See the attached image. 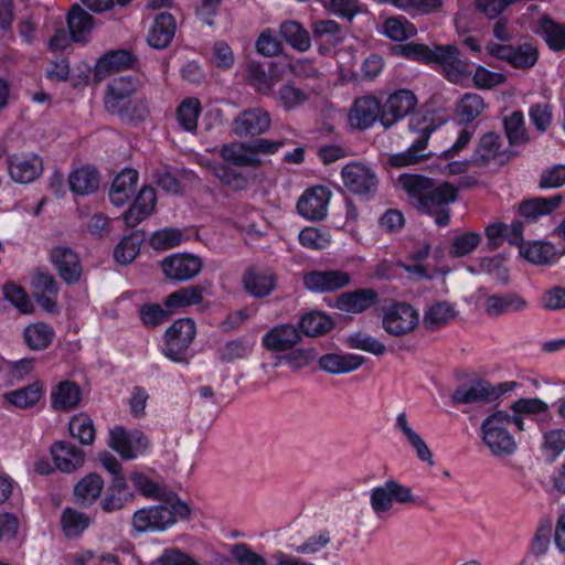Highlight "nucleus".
<instances>
[{
  "instance_id": "obj_1",
  "label": "nucleus",
  "mask_w": 565,
  "mask_h": 565,
  "mask_svg": "<svg viewBox=\"0 0 565 565\" xmlns=\"http://www.w3.org/2000/svg\"><path fill=\"white\" fill-rule=\"evenodd\" d=\"M399 183L418 211L433 215L438 226L449 224L448 205L457 201V186L448 182L435 185L431 179L417 174L402 175Z\"/></svg>"
},
{
  "instance_id": "obj_2",
  "label": "nucleus",
  "mask_w": 565,
  "mask_h": 565,
  "mask_svg": "<svg viewBox=\"0 0 565 565\" xmlns=\"http://www.w3.org/2000/svg\"><path fill=\"white\" fill-rule=\"evenodd\" d=\"M158 500L161 501L160 504L143 508L134 513L132 525L136 531H163L178 520L188 519L190 515L189 507L173 492Z\"/></svg>"
},
{
  "instance_id": "obj_3",
  "label": "nucleus",
  "mask_w": 565,
  "mask_h": 565,
  "mask_svg": "<svg viewBox=\"0 0 565 565\" xmlns=\"http://www.w3.org/2000/svg\"><path fill=\"white\" fill-rule=\"evenodd\" d=\"M408 127L414 139L406 150L390 156L388 163L394 168L417 164L430 157L426 150L430 135L435 130L431 119L416 114L411 117Z\"/></svg>"
},
{
  "instance_id": "obj_4",
  "label": "nucleus",
  "mask_w": 565,
  "mask_h": 565,
  "mask_svg": "<svg viewBox=\"0 0 565 565\" xmlns=\"http://www.w3.org/2000/svg\"><path fill=\"white\" fill-rule=\"evenodd\" d=\"M509 413L497 411L487 416L481 424L482 440L495 457L510 456L518 445L509 431Z\"/></svg>"
},
{
  "instance_id": "obj_5",
  "label": "nucleus",
  "mask_w": 565,
  "mask_h": 565,
  "mask_svg": "<svg viewBox=\"0 0 565 565\" xmlns=\"http://www.w3.org/2000/svg\"><path fill=\"white\" fill-rule=\"evenodd\" d=\"M419 321L418 310L405 301H393L382 309V328L392 337L411 334L417 329Z\"/></svg>"
},
{
  "instance_id": "obj_6",
  "label": "nucleus",
  "mask_w": 565,
  "mask_h": 565,
  "mask_svg": "<svg viewBox=\"0 0 565 565\" xmlns=\"http://www.w3.org/2000/svg\"><path fill=\"white\" fill-rule=\"evenodd\" d=\"M424 507L425 502L417 498L409 487L395 480H387L383 486L371 491L370 503L374 513L382 518L391 511L393 502Z\"/></svg>"
},
{
  "instance_id": "obj_7",
  "label": "nucleus",
  "mask_w": 565,
  "mask_h": 565,
  "mask_svg": "<svg viewBox=\"0 0 565 565\" xmlns=\"http://www.w3.org/2000/svg\"><path fill=\"white\" fill-rule=\"evenodd\" d=\"M195 323L192 319L175 320L164 333L163 354L177 363L186 362V352L195 337Z\"/></svg>"
},
{
  "instance_id": "obj_8",
  "label": "nucleus",
  "mask_w": 565,
  "mask_h": 565,
  "mask_svg": "<svg viewBox=\"0 0 565 565\" xmlns=\"http://www.w3.org/2000/svg\"><path fill=\"white\" fill-rule=\"evenodd\" d=\"M341 178L347 190L355 195L371 199L379 188V178L367 164L350 162L341 170Z\"/></svg>"
},
{
  "instance_id": "obj_9",
  "label": "nucleus",
  "mask_w": 565,
  "mask_h": 565,
  "mask_svg": "<svg viewBox=\"0 0 565 565\" xmlns=\"http://www.w3.org/2000/svg\"><path fill=\"white\" fill-rule=\"evenodd\" d=\"M515 382H504L494 386L488 382H476L461 385L451 395V403L459 404H488L498 399L515 386Z\"/></svg>"
},
{
  "instance_id": "obj_10",
  "label": "nucleus",
  "mask_w": 565,
  "mask_h": 565,
  "mask_svg": "<svg viewBox=\"0 0 565 565\" xmlns=\"http://www.w3.org/2000/svg\"><path fill=\"white\" fill-rule=\"evenodd\" d=\"M431 63L439 64L444 75L455 84H461L470 76V64L460 58L457 46L434 45L431 46Z\"/></svg>"
},
{
  "instance_id": "obj_11",
  "label": "nucleus",
  "mask_w": 565,
  "mask_h": 565,
  "mask_svg": "<svg viewBox=\"0 0 565 565\" xmlns=\"http://www.w3.org/2000/svg\"><path fill=\"white\" fill-rule=\"evenodd\" d=\"M137 90V83L132 77L113 78L107 86L105 108L121 119H128V107L131 104V96Z\"/></svg>"
},
{
  "instance_id": "obj_12",
  "label": "nucleus",
  "mask_w": 565,
  "mask_h": 565,
  "mask_svg": "<svg viewBox=\"0 0 565 565\" xmlns=\"http://www.w3.org/2000/svg\"><path fill=\"white\" fill-rule=\"evenodd\" d=\"M108 446L122 459L131 460L149 447V439L138 429L127 430L116 426L109 431Z\"/></svg>"
},
{
  "instance_id": "obj_13",
  "label": "nucleus",
  "mask_w": 565,
  "mask_h": 565,
  "mask_svg": "<svg viewBox=\"0 0 565 565\" xmlns=\"http://www.w3.org/2000/svg\"><path fill=\"white\" fill-rule=\"evenodd\" d=\"M486 50L491 56L507 61L513 67L518 68L532 67L537 62L539 57L537 49L530 43L513 46L489 42L486 45Z\"/></svg>"
},
{
  "instance_id": "obj_14",
  "label": "nucleus",
  "mask_w": 565,
  "mask_h": 565,
  "mask_svg": "<svg viewBox=\"0 0 565 565\" xmlns=\"http://www.w3.org/2000/svg\"><path fill=\"white\" fill-rule=\"evenodd\" d=\"M271 126L270 114L262 107L241 111L233 120L232 131L237 137H255L266 134Z\"/></svg>"
},
{
  "instance_id": "obj_15",
  "label": "nucleus",
  "mask_w": 565,
  "mask_h": 565,
  "mask_svg": "<svg viewBox=\"0 0 565 565\" xmlns=\"http://www.w3.org/2000/svg\"><path fill=\"white\" fill-rule=\"evenodd\" d=\"M416 105L417 98L412 90L398 89L392 93L382 107V126L386 129L392 127L395 122L413 111Z\"/></svg>"
},
{
  "instance_id": "obj_16",
  "label": "nucleus",
  "mask_w": 565,
  "mask_h": 565,
  "mask_svg": "<svg viewBox=\"0 0 565 565\" xmlns=\"http://www.w3.org/2000/svg\"><path fill=\"white\" fill-rule=\"evenodd\" d=\"M160 266L167 278L184 281L199 275L202 269V260L193 254L179 253L166 257Z\"/></svg>"
},
{
  "instance_id": "obj_17",
  "label": "nucleus",
  "mask_w": 565,
  "mask_h": 565,
  "mask_svg": "<svg viewBox=\"0 0 565 565\" xmlns=\"http://www.w3.org/2000/svg\"><path fill=\"white\" fill-rule=\"evenodd\" d=\"M351 275L344 270H312L303 275L305 287L312 292H333L349 286Z\"/></svg>"
},
{
  "instance_id": "obj_18",
  "label": "nucleus",
  "mask_w": 565,
  "mask_h": 565,
  "mask_svg": "<svg viewBox=\"0 0 565 565\" xmlns=\"http://www.w3.org/2000/svg\"><path fill=\"white\" fill-rule=\"evenodd\" d=\"M50 259L66 284H76L81 279L83 268L79 257L70 247L63 245L53 247Z\"/></svg>"
},
{
  "instance_id": "obj_19",
  "label": "nucleus",
  "mask_w": 565,
  "mask_h": 565,
  "mask_svg": "<svg viewBox=\"0 0 565 565\" xmlns=\"http://www.w3.org/2000/svg\"><path fill=\"white\" fill-rule=\"evenodd\" d=\"M11 179L18 183H31L43 172V161L38 154H12L8 159Z\"/></svg>"
},
{
  "instance_id": "obj_20",
  "label": "nucleus",
  "mask_w": 565,
  "mask_h": 565,
  "mask_svg": "<svg viewBox=\"0 0 565 565\" xmlns=\"http://www.w3.org/2000/svg\"><path fill=\"white\" fill-rule=\"evenodd\" d=\"M331 192L324 186L307 190L298 200L297 210L300 215L311 221L326 217Z\"/></svg>"
},
{
  "instance_id": "obj_21",
  "label": "nucleus",
  "mask_w": 565,
  "mask_h": 565,
  "mask_svg": "<svg viewBox=\"0 0 565 565\" xmlns=\"http://www.w3.org/2000/svg\"><path fill=\"white\" fill-rule=\"evenodd\" d=\"M381 103L374 96L366 95L356 98L349 113L351 127L365 130L376 120L381 121Z\"/></svg>"
},
{
  "instance_id": "obj_22",
  "label": "nucleus",
  "mask_w": 565,
  "mask_h": 565,
  "mask_svg": "<svg viewBox=\"0 0 565 565\" xmlns=\"http://www.w3.org/2000/svg\"><path fill=\"white\" fill-rule=\"evenodd\" d=\"M529 308V301L516 292L487 296L483 302L484 313L498 318L508 313H520Z\"/></svg>"
},
{
  "instance_id": "obj_23",
  "label": "nucleus",
  "mask_w": 565,
  "mask_h": 565,
  "mask_svg": "<svg viewBox=\"0 0 565 565\" xmlns=\"http://www.w3.org/2000/svg\"><path fill=\"white\" fill-rule=\"evenodd\" d=\"M563 196L555 194L548 198H532L521 201L516 211L520 216L523 217L524 222L536 223L541 217L551 215L562 204Z\"/></svg>"
},
{
  "instance_id": "obj_24",
  "label": "nucleus",
  "mask_w": 565,
  "mask_h": 565,
  "mask_svg": "<svg viewBox=\"0 0 565 565\" xmlns=\"http://www.w3.org/2000/svg\"><path fill=\"white\" fill-rule=\"evenodd\" d=\"M301 340L298 328L290 323L277 324L268 330L262 339L263 345L274 352L291 350Z\"/></svg>"
},
{
  "instance_id": "obj_25",
  "label": "nucleus",
  "mask_w": 565,
  "mask_h": 565,
  "mask_svg": "<svg viewBox=\"0 0 565 565\" xmlns=\"http://www.w3.org/2000/svg\"><path fill=\"white\" fill-rule=\"evenodd\" d=\"M519 254L535 266L554 265L563 256L553 243L544 239L526 241Z\"/></svg>"
},
{
  "instance_id": "obj_26",
  "label": "nucleus",
  "mask_w": 565,
  "mask_h": 565,
  "mask_svg": "<svg viewBox=\"0 0 565 565\" xmlns=\"http://www.w3.org/2000/svg\"><path fill=\"white\" fill-rule=\"evenodd\" d=\"M53 462L57 470L72 473L83 467L85 454L68 441H56L50 448Z\"/></svg>"
},
{
  "instance_id": "obj_27",
  "label": "nucleus",
  "mask_w": 565,
  "mask_h": 565,
  "mask_svg": "<svg viewBox=\"0 0 565 565\" xmlns=\"http://www.w3.org/2000/svg\"><path fill=\"white\" fill-rule=\"evenodd\" d=\"M135 500V492L130 489L126 477L111 479L100 507L106 513H111L124 509L128 503Z\"/></svg>"
},
{
  "instance_id": "obj_28",
  "label": "nucleus",
  "mask_w": 565,
  "mask_h": 565,
  "mask_svg": "<svg viewBox=\"0 0 565 565\" xmlns=\"http://www.w3.org/2000/svg\"><path fill=\"white\" fill-rule=\"evenodd\" d=\"M244 290L254 298H264L276 288L277 276L270 270L250 268L242 278Z\"/></svg>"
},
{
  "instance_id": "obj_29",
  "label": "nucleus",
  "mask_w": 565,
  "mask_h": 565,
  "mask_svg": "<svg viewBox=\"0 0 565 565\" xmlns=\"http://www.w3.org/2000/svg\"><path fill=\"white\" fill-rule=\"evenodd\" d=\"M502 139L494 132L484 134L478 141L471 157L472 164L477 167H487L490 162L504 157Z\"/></svg>"
},
{
  "instance_id": "obj_30",
  "label": "nucleus",
  "mask_w": 565,
  "mask_h": 565,
  "mask_svg": "<svg viewBox=\"0 0 565 565\" xmlns=\"http://www.w3.org/2000/svg\"><path fill=\"white\" fill-rule=\"evenodd\" d=\"M139 175L134 169L121 170L109 189V200L115 206L125 205L136 192Z\"/></svg>"
},
{
  "instance_id": "obj_31",
  "label": "nucleus",
  "mask_w": 565,
  "mask_h": 565,
  "mask_svg": "<svg viewBox=\"0 0 565 565\" xmlns=\"http://www.w3.org/2000/svg\"><path fill=\"white\" fill-rule=\"evenodd\" d=\"M377 298V292L371 288L347 291L337 298L335 307L341 311L361 313L371 308Z\"/></svg>"
},
{
  "instance_id": "obj_32",
  "label": "nucleus",
  "mask_w": 565,
  "mask_h": 565,
  "mask_svg": "<svg viewBox=\"0 0 565 565\" xmlns=\"http://www.w3.org/2000/svg\"><path fill=\"white\" fill-rule=\"evenodd\" d=\"M220 157L235 167H258L262 164L259 158L254 157L249 142L232 141L221 146Z\"/></svg>"
},
{
  "instance_id": "obj_33",
  "label": "nucleus",
  "mask_w": 565,
  "mask_h": 565,
  "mask_svg": "<svg viewBox=\"0 0 565 565\" xmlns=\"http://www.w3.org/2000/svg\"><path fill=\"white\" fill-rule=\"evenodd\" d=\"M458 315L456 306L446 300L429 305L423 316V326L428 331H436L447 326Z\"/></svg>"
},
{
  "instance_id": "obj_34",
  "label": "nucleus",
  "mask_w": 565,
  "mask_h": 565,
  "mask_svg": "<svg viewBox=\"0 0 565 565\" xmlns=\"http://www.w3.org/2000/svg\"><path fill=\"white\" fill-rule=\"evenodd\" d=\"M395 427L403 434L408 445L415 450L417 458L433 467L435 465L433 452L420 435L412 428L405 413H399L396 416Z\"/></svg>"
},
{
  "instance_id": "obj_35",
  "label": "nucleus",
  "mask_w": 565,
  "mask_h": 565,
  "mask_svg": "<svg viewBox=\"0 0 565 565\" xmlns=\"http://www.w3.org/2000/svg\"><path fill=\"white\" fill-rule=\"evenodd\" d=\"M395 427L403 434L408 445L415 450L417 458L433 467L435 465L433 452L420 435L412 428L405 413H399L396 416Z\"/></svg>"
},
{
  "instance_id": "obj_36",
  "label": "nucleus",
  "mask_w": 565,
  "mask_h": 565,
  "mask_svg": "<svg viewBox=\"0 0 565 565\" xmlns=\"http://www.w3.org/2000/svg\"><path fill=\"white\" fill-rule=\"evenodd\" d=\"M175 21L172 14L162 12L158 14L148 33V43L154 49H164L175 33Z\"/></svg>"
},
{
  "instance_id": "obj_37",
  "label": "nucleus",
  "mask_w": 565,
  "mask_h": 565,
  "mask_svg": "<svg viewBox=\"0 0 565 565\" xmlns=\"http://www.w3.org/2000/svg\"><path fill=\"white\" fill-rule=\"evenodd\" d=\"M363 362V356L351 353H328L319 359L320 367L330 374H342L355 371Z\"/></svg>"
},
{
  "instance_id": "obj_38",
  "label": "nucleus",
  "mask_w": 565,
  "mask_h": 565,
  "mask_svg": "<svg viewBox=\"0 0 565 565\" xmlns=\"http://www.w3.org/2000/svg\"><path fill=\"white\" fill-rule=\"evenodd\" d=\"M103 489V478L95 472L88 473L74 487L75 500L82 507H90L99 498Z\"/></svg>"
},
{
  "instance_id": "obj_39",
  "label": "nucleus",
  "mask_w": 565,
  "mask_h": 565,
  "mask_svg": "<svg viewBox=\"0 0 565 565\" xmlns=\"http://www.w3.org/2000/svg\"><path fill=\"white\" fill-rule=\"evenodd\" d=\"M94 25L93 17L81 6L74 4L67 15V26L73 41L86 42Z\"/></svg>"
},
{
  "instance_id": "obj_40",
  "label": "nucleus",
  "mask_w": 565,
  "mask_h": 565,
  "mask_svg": "<svg viewBox=\"0 0 565 565\" xmlns=\"http://www.w3.org/2000/svg\"><path fill=\"white\" fill-rule=\"evenodd\" d=\"M44 388L41 382H33L22 388L8 392L4 401L18 408H30L43 397Z\"/></svg>"
},
{
  "instance_id": "obj_41",
  "label": "nucleus",
  "mask_w": 565,
  "mask_h": 565,
  "mask_svg": "<svg viewBox=\"0 0 565 565\" xmlns=\"http://www.w3.org/2000/svg\"><path fill=\"white\" fill-rule=\"evenodd\" d=\"M380 32L395 42H403L416 35V26L403 15L386 18Z\"/></svg>"
},
{
  "instance_id": "obj_42",
  "label": "nucleus",
  "mask_w": 565,
  "mask_h": 565,
  "mask_svg": "<svg viewBox=\"0 0 565 565\" xmlns=\"http://www.w3.org/2000/svg\"><path fill=\"white\" fill-rule=\"evenodd\" d=\"M51 399L55 411H71L81 401L79 387L73 382H62L52 391Z\"/></svg>"
},
{
  "instance_id": "obj_43",
  "label": "nucleus",
  "mask_w": 565,
  "mask_h": 565,
  "mask_svg": "<svg viewBox=\"0 0 565 565\" xmlns=\"http://www.w3.org/2000/svg\"><path fill=\"white\" fill-rule=\"evenodd\" d=\"M71 190L81 195L95 192L99 186V174L92 167H82L68 177Z\"/></svg>"
},
{
  "instance_id": "obj_44",
  "label": "nucleus",
  "mask_w": 565,
  "mask_h": 565,
  "mask_svg": "<svg viewBox=\"0 0 565 565\" xmlns=\"http://www.w3.org/2000/svg\"><path fill=\"white\" fill-rule=\"evenodd\" d=\"M280 36L295 50L307 52L311 47L308 31L297 21H286L280 24Z\"/></svg>"
},
{
  "instance_id": "obj_45",
  "label": "nucleus",
  "mask_w": 565,
  "mask_h": 565,
  "mask_svg": "<svg viewBox=\"0 0 565 565\" xmlns=\"http://www.w3.org/2000/svg\"><path fill=\"white\" fill-rule=\"evenodd\" d=\"M134 63V56L125 50L113 51L102 56L96 64V73L106 76L113 72L129 68Z\"/></svg>"
},
{
  "instance_id": "obj_46",
  "label": "nucleus",
  "mask_w": 565,
  "mask_h": 565,
  "mask_svg": "<svg viewBox=\"0 0 565 565\" xmlns=\"http://www.w3.org/2000/svg\"><path fill=\"white\" fill-rule=\"evenodd\" d=\"M203 294L204 288L199 285L183 287L170 294L164 300V306L169 310H174L199 305L203 301Z\"/></svg>"
},
{
  "instance_id": "obj_47",
  "label": "nucleus",
  "mask_w": 565,
  "mask_h": 565,
  "mask_svg": "<svg viewBox=\"0 0 565 565\" xmlns=\"http://www.w3.org/2000/svg\"><path fill=\"white\" fill-rule=\"evenodd\" d=\"M90 524V518L84 512L66 508L61 515V525L67 537L79 536Z\"/></svg>"
},
{
  "instance_id": "obj_48",
  "label": "nucleus",
  "mask_w": 565,
  "mask_h": 565,
  "mask_svg": "<svg viewBox=\"0 0 565 565\" xmlns=\"http://www.w3.org/2000/svg\"><path fill=\"white\" fill-rule=\"evenodd\" d=\"M201 104L198 98H185L177 109V120L182 129L193 132L198 127Z\"/></svg>"
},
{
  "instance_id": "obj_49",
  "label": "nucleus",
  "mask_w": 565,
  "mask_h": 565,
  "mask_svg": "<svg viewBox=\"0 0 565 565\" xmlns=\"http://www.w3.org/2000/svg\"><path fill=\"white\" fill-rule=\"evenodd\" d=\"M54 337L53 329L45 323H33L24 329V340L31 350H43Z\"/></svg>"
},
{
  "instance_id": "obj_50",
  "label": "nucleus",
  "mask_w": 565,
  "mask_h": 565,
  "mask_svg": "<svg viewBox=\"0 0 565 565\" xmlns=\"http://www.w3.org/2000/svg\"><path fill=\"white\" fill-rule=\"evenodd\" d=\"M486 107L483 98L475 93L465 94L457 104V115L463 122H472Z\"/></svg>"
},
{
  "instance_id": "obj_51",
  "label": "nucleus",
  "mask_w": 565,
  "mask_h": 565,
  "mask_svg": "<svg viewBox=\"0 0 565 565\" xmlns=\"http://www.w3.org/2000/svg\"><path fill=\"white\" fill-rule=\"evenodd\" d=\"M301 331L309 337H318L333 328V321L320 311H312L300 319Z\"/></svg>"
},
{
  "instance_id": "obj_52",
  "label": "nucleus",
  "mask_w": 565,
  "mask_h": 565,
  "mask_svg": "<svg viewBox=\"0 0 565 565\" xmlns=\"http://www.w3.org/2000/svg\"><path fill=\"white\" fill-rule=\"evenodd\" d=\"M68 429L72 437L83 445H92L95 440V427L93 419L86 414H78L71 418Z\"/></svg>"
},
{
  "instance_id": "obj_53",
  "label": "nucleus",
  "mask_w": 565,
  "mask_h": 565,
  "mask_svg": "<svg viewBox=\"0 0 565 565\" xmlns=\"http://www.w3.org/2000/svg\"><path fill=\"white\" fill-rule=\"evenodd\" d=\"M141 238L139 234L131 233L116 245L114 249V258L121 265L130 264L140 250Z\"/></svg>"
},
{
  "instance_id": "obj_54",
  "label": "nucleus",
  "mask_w": 565,
  "mask_h": 565,
  "mask_svg": "<svg viewBox=\"0 0 565 565\" xmlns=\"http://www.w3.org/2000/svg\"><path fill=\"white\" fill-rule=\"evenodd\" d=\"M504 129L509 142L513 146L522 145L527 141V134L524 126V116L522 111H513L503 120Z\"/></svg>"
},
{
  "instance_id": "obj_55",
  "label": "nucleus",
  "mask_w": 565,
  "mask_h": 565,
  "mask_svg": "<svg viewBox=\"0 0 565 565\" xmlns=\"http://www.w3.org/2000/svg\"><path fill=\"white\" fill-rule=\"evenodd\" d=\"M347 343L351 349L362 350L376 356L383 355L386 352V347L383 342L362 331L350 334Z\"/></svg>"
},
{
  "instance_id": "obj_56",
  "label": "nucleus",
  "mask_w": 565,
  "mask_h": 565,
  "mask_svg": "<svg viewBox=\"0 0 565 565\" xmlns=\"http://www.w3.org/2000/svg\"><path fill=\"white\" fill-rule=\"evenodd\" d=\"M130 480L134 487L146 498L149 499H160L164 495L171 493V491H167L166 488L160 486L159 483L151 480L143 472L134 471L130 475Z\"/></svg>"
},
{
  "instance_id": "obj_57",
  "label": "nucleus",
  "mask_w": 565,
  "mask_h": 565,
  "mask_svg": "<svg viewBox=\"0 0 565 565\" xmlns=\"http://www.w3.org/2000/svg\"><path fill=\"white\" fill-rule=\"evenodd\" d=\"M541 32L547 45L554 51L565 50V25L558 24L551 19L541 20Z\"/></svg>"
},
{
  "instance_id": "obj_58",
  "label": "nucleus",
  "mask_w": 565,
  "mask_h": 565,
  "mask_svg": "<svg viewBox=\"0 0 565 565\" xmlns=\"http://www.w3.org/2000/svg\"><path fill=\"white\" fill-rule=\"evenodd\" d=\"M4 298L13 305L21 313H32L33 303L25 290L15 282L9 281L3 285Z\"/></svg>"
},
{
  "instance_id": "obj_59",
  "label": "nucleus",
  "mask_w": 565,
  "mask_h": 565,
  "mask_svg": "<svg viewBox=\"0 0 565 565\" xmlns=\"http://www.w3.org/2000/svg\"><path fill=\"white\" fill-rule=\"evenodd\" d=\"M313 38L323 40L330 44H338L342 41L339 24L333 20H316L311 23Z\"/></svg>"
},
{
  "instance_id": "obj_60",
  "label": "nucleus",
  "mask_w": 565,
  "mask_h": 565,
  "mask_svg": "<svg viewBox=\"0 0 565 565\" xmlns=\"http://www.w3.org/2000/svg\"><path fill=\"white\" fill-rule=\"evenodd\" d=\"M394 52L396 55L411 61L424 64L431 63V47L426 44L411 42L396 46Z\"/></svg>"
},
{
  "instance_id": "obj_61",
  "label": "nucleus",
  "mask_w": 565,
  "mask_h": 565,
  "mask_svg": "<svg viewBox=\"0 0 565 565\" xmlns=\"http://www.w3.org/2000/svg\"><path fill=\"white\" fill-rule=\"evenodd\" d=\"M542 450L551 459H555L565 450V430L562 428L543 433Z\"/></svg>"
},
{
  "instance_id": "obj_62",
  "label": "nucleus",
  "mask_w": 565,
  "mask_h": 565,
  "mask_svg": "<svg viewBox=\"0 0 565 565\" xmlns=\"http://www.w3.org/2000/svg\"><path fill=\"white\" fill-rule=\"evenodd\" d=\"M299 243L308 249H323L330 245V235L316 227H306L298 235Z\"/></svg>"
},
{
  "instance_id": "obj_63",
  "label": "nucleus",
  "mask_w": 565,
  "mask_h": 565,
  "mask_svg": "<svg viewBox=\"0 0 565 565\" xmlns=\"http://www.w3.org/2000/svg\"><path fill=\"white\" fill-rule=\"evenodd\" d=\"M540 306L546 311H564L565 287L555 285L545 289L540 297Z\"/></svg>"
},
{
  "instance_id": "obj_64",
  "label": "nucleus",
  "mask_w": 565,
  "mask_h": 565,
  "mask_svg": "<svg viewBox=\"0 0 565 565\" xmlns=\"http://www.w3.org/2000/svg\"><path fill=\"white\" fill-rule=\"evenodd\" d=\"M231 555L238 565H267L265 557L254 552L245 543L234 544L231 548Z\"/></svg>"
}]
</instances>
